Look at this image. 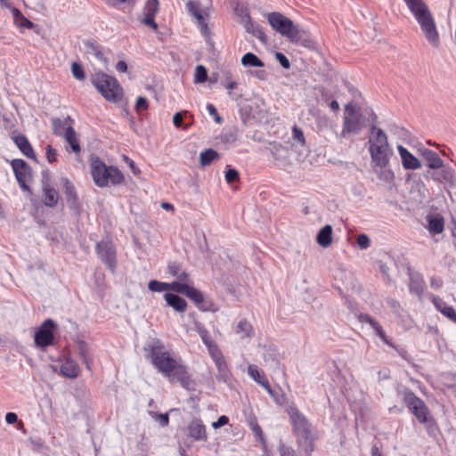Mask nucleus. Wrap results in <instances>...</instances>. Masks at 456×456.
I'll use <instances>...</instances> for the list:
<instances>
[{
  "mask_svg": "<svg viewBox=\"0 0 456 456\" xmlns=\"http://www.w3.org/2000/svg\"><path fill=\"white\" fill-rule=\"evenodd\" d=\"M149 356L152 364L170 381L177 380L186 388H190L191 379L186 368L179 363L159 342L150 347Z\"/></svg>",
  "mask_w": 456,
  "mask_h": 456,
  "instance_id": "nucleus-1",
  "label": "nucleus"
},
{
  "mask_svg": "<svg viewBox=\"0 0 456 456\" xmlns=\"http://www.w3.org/2000/svg\"><path fill=\"white\" fill-rule=\"evenodd\" d=\"M288 413L292 425L293 434L297 437L298 446L306 453L312 452L314 451V441L315 439V430L314 427L297 407H289Z\"/></svg>",
  "mask_w": 456,
  "mask_h": 456,
  "instance_id": "nucleus-2",
  "label": "nucleus"
},
{
  "mask_svg": "<svg viewBox=\"0 0 456 456\" xmlns=\"http://www.w3.org/2000/svg\"><path fill=\"white\" fill-rule=\"evenodd\" d=\"M397 395L402 398L409 411L419 423L423 424L428 432L430 433L436 426V421L431 416L426 403L421 398L418 397L412 390L405 387L398 388Z\"/></svg>",
  "mask_w": 456,
  "mask_h": 456,
  "instance_id": "nucleus-3",
  "label": "nucleus"
},
{
  "mask_svg": "<svg viewBox=\"0 0 456 456\" xmlns=\"http://www.w3.org/2000/svg\"><path fill=\"white\" fill-rule=\"evenodd\" d=\"M90 167L93 180L99 187H105L109 183L118 185L124 181V175L117 167L106 166L98 157L91 158Z\"/></svg>",
  "mask_w": 456,
  "mask_h": 456,
  "instance_id": "nucleus-4",
  "label": "nucleus"
},
{
  "mask_svg": "<svg viewBox=\"0 0 456 456\" xmlns=\"http://www.w3.org/2000/svg\"><path fill=\"white\" fill-rule=\"evenodd\" d=\"M91 81L107 101L118 102L122 99L123 90L115 77L98 72L92 77Z\"/></svg>",
  "mask_w": 456,
  "mask_h": 456,
  "instance_id": "nucleus-5",
  "label": "nucleus"
},
{
  "mask_svg": "<svg viewBox=\"0 0 456 456\" xmlns=\"http://www.w3.org/2000/svg\"><path fill=\"white\" fill-rule=\"evenodd\" d=\"M175 292L186 296L188 298L194 302L200 310L203 312L216 311L213 302L210 300H206L203 294L190 284L178 282V284L175 285Z\"/></svg>",
  "mask_w": 456,
  "mask_h": 456,
  "instance_id": "nucleus-6",
  "label": "nucleus"
},
{
  "mask_svg": "<svg viewBox=\"0 0 456 456\" xmlns=\"http://www.w3.org/2000/svg\"><path fill=\"white\" fill-rule=\"evenodd\" d=\"M186 8L191 16L196 20L200 28H208V20L212 12L211 0L188 1Z\"/></svg>",
  "mask_w": 456,
  "mask_h": 456,
  "instance_id": "nucleus-7",
  "label": "nucleus"
},
{
  "mask_svg": "<svg viewBox=\"0 0 456 456\" xmlns=\"http://www.w3.org/2000/svg\"><path fill=\"white\" fill-rule=\"evenodd\" d=\"M422 28H435V23L428 6L422 0H404Z\"/></svg>",
  "mask_w": 456,
  "mask_h": 456,
  "instance_id": "nucleus-8",
  "label": "nucleus"
},
{
  "mask_svg": "<svg viewBox=\"0 0 456 456\" xmlns=\"http://www.w3.org/2000/svg\"><path fill=\"white\" fill-rule=\"evenodd\" d=\"M98 257L114 273L117 265L116 248L111 240H102L96 243Z\"/></svg>",
  "mask_w": 456,
  "mask_h": 456,
  "instance_id": "nucleus-9",
  "label": "nucleus"
},
{
  "mask_svg": "<svg viewBox=\"0 0 456 456\" xmlns=\"http://www.w3.org/2000/svg\"><path fill=\"white\" fill-rule=\"evenodd\" d=\"M282 37L291 43L304 46L310 50L317 48V43L309 36L306 30H277Z\"/></svg>",
  "mask_w": 456,
  "mask_h": 456,
  "instance_id": "nucleus-10",
  "label": "nucleus"
},
{
  "mask_svg": "<svg viewBox=\"0 0 456 456\" xmlns=\"http://www.w3.org/2000/svg\"><path fill=\"white\" fill-rule=\"evenodd\" d=\"M55 323L51 319H46L35 333V343L40 347H46L53 342V330Z\"/></svg>",
  "mask_w": 456,
  "mask_h": 456,
  "instance_id": "nucleus-11",
  "label": "nucleus"
},
{
  "mask_svg": "<svg viewBox=\"0 0 456 456\" xmlns=\"http://www.w3.org/2000/svg\"><path fill=\"white\" fill-rule=\"evenodd\" d=\"M16 180L23 191H28L27 182L31 177V169L28 163L20 159H13L11 163Z\"/></svg>",
  "mask_w": 456,
  "mask_h": 456,
  "instance_id": "nucleus-12",
  "label": "nucleus"
},
{
  "mask_svg": "<svg viewBox=\"0 0 456 456\" xmlns=\"http://www.w3.org/2000/svg\"><path fill=\"white\" fill-rule=\"evenodd\" d=\"M230 8L233 11L238 21L245 28H254L252 19L248 7L242 0H228Z\"/></svg>",
  "mask_w": 456,
  "mask_h": 456,
  "instance_id": "nucleus-13",
  "label": "nucleus"
},
{
  "mask_svg": "<svg viewBox=\"0 0 456 456\" xmlns=\"http://www.w3.org/2000/svg\"><path fill=\"white\" fill-rule=\"evenodd\" d=\"M272 28H298L299 24L280 12H271L264 15Z\"/></svg>",
  "mask_w": 456,
  "mask_h": 456,
  "instance_id": "nucleus-14",
  "label": "nucleus"
},
{
  "mask_svg": "<svg viewBox=\"0 0 456 456\" xmlns=\"http://www.w3.org/2000/svg\"><path fill=\"white\" fill-rule=\"evenodd\" d=\"M209 354L214 361L218 371L216 379L224 382H228L231 378V371L220 349L214 348L213 351L209 353Z\"/></svg>",
  "mask_w": 456,
  "mask_h": 456,
  "instance_id": "nucleus-15",
  "label": "nucleus"
},
{
  "mask_svg": "<svg viewBox=\"0 0 456 456\" xmlns=\"http://www.w3.org/2000/svg\"><path fill=\"white\" fill-rule=\"evenodd\" d=\"M409 275L410 293L416 296L419 300L422 299L425 291V281L419 272H414L410 266L407 267Z\"/></svg>",
  "mask_w": 456,
  "mask_h": 456,
  "instance_id": "nucleus-16",
  "label": "nucleus"
},
{
  "mask_svg": "<svg viewBox=\"0 0 456 456\" xmlns=\"http://www.w3.org/2000/svg\"><path fill=\"white\" fill-rule=\"evenodd\" d=\"M371 162L381 168L388 166L393 151L390 146L369 149Z\"/></svg>",
  "mask_w": 456,
  "mask_h": 456,
  "instance_id": "nucleus-17",
  "label": "nucleus"
},
{
  "mask_svg": "<svg viewBox=\"0 0 456 456\" xmlns=\"http://www.w3.org/2000/svg\"><path fill=\"white\" fill-rule=\"evenodd\" d=\"M438 169L428 170L425 176L432 178L436 183H447L452 184L454 182V170L449 167H443Z\"/></svg>",
  "mask_w": 456,
  "mask_h": 456,
  "instance_id": "nucleus-18",
  "label": "nucleus"
},
{
  "mask_svg": "<svg viewBox=\"0 0 456 456\" xmlns=\"http://www.w3.org/2000/svg\"><path fill=\"white\" fill-rule=\"evenodd\" d=\"M270 152L276 165L285 167L289 164V151L281 143L273 142L270 144Z\"/></svg>",
  "mask_w": 456,
  "mask_h": 456,
  "instance_id": "nucleus-19",
  "label": "nucleus"
},
{
  "mask_svg": "<svg viewBox=\"0 0 456 456\" xmlns=\"http://www.w3.org/2000/svg\"><path fill=\"white\" fill-rule=\"evenodd\" d=\"M61 183L63 187V192L69 208L77 211L79 208V200L75 186L67 177H61Z\"/></svg>",
  "mask_w": 456,
  "mask_h": 456,
  "instance_id": "nucleus-20",
  "label": "nucleus"
},
{
  "mask_svg": "<svg viewBox=\"0 0 456 456\" xmlns=\"http://www.w3.org/2000/svg\"><path fill=\"white\" fill-rule=\"evenodd\" d=\"M361 118V115L353 117L345 116L343 118L341 137H346L349 134H358L363 127Z\"/></svg>",
  "mask_w": 456,
  "mask_h": 456,
  "instance_id": "nucleus-21",
  "label": "nucleus"
},
{
  "mask_svg": "<svg viewBox=\"0 0 456 456\" xmlns=\"http://www.w3.org/2000/svg\"><path fill=\"white\" fill-rule=\"evenodd\" d=\"M159 11L158 0H148L144 9L142 23L151 28H158V24L155 22V15Z\"/></svg>",
  "mask_w": 456,
  "mask_h": 456,
  "instance_id": "nucleus-22",
  "label": "nucleus"
},
{
  "mask_svg": "<svg viewBox=\"0 0 456 456\" xmlns=\"http://www.w3.org/2000/svg\"><path fill=\"white\" fill-rule=\"evenodd\" d=\"M397 150L401 158L402 166L405 170H416L421 167L420 160L403 145H398Z\"/></svg>",
  "mask_w": 456,
  "mask_h": 456,
  "instance_id": "nucleus-23",
  "label": "nucleus"
},
{
  "mask_svg": "<svg viewBox=\"0 0 456 456\" xmlns=\"http://www.w3.org/2000/svg\"><path fill=\"white\" fill-rule=\"evenodd\" d=\"M368 143L369 149L379 147L385 148L390 146L386 133L381 128L377 127L375 125H372L370 127V134L368 140Z\"/></svg>",
  "mask_w": 456,
  "mask_h": 456,
  "instance_id": "nucleus-24",
  "label": "nucleus"
},
{
  "mask_svg": "<svg viewBox=\"0 0 456 456\" xmlns=\"http://www.w3.org/2000/svg\"><path fill=\"white\" fill-rule=\"evenodd\" d=\"M188 435L196 441H206L208 439L206 427L200 419H194L190 422Z\"/></svg>",
  "mask_w": 456,
  "mask_h": 456,
  "instance_id": "nucleus-25",
  "label": "nucleus"
},
{
  "mask_svg": "<svg viewBox=\"0 0 456 456\" xmlns=\"http://www.w3.org/2000/svg\"><path fill=\"white\" fill-rule=\"evenodd\" d=\"M48 180L47 176L43 179V201L45 206L53 208L58 203L59 194L54 188L50 186Z\"/></svg>",
  "mask_w": 456,
  "mask_h": 456,
  "instance_id": "nucleus-26",
  "label": "nucleus"
},
{
  "mask_svg": "<svg viewBox=\"0 0 456 456\" xmlns=\"http://www.w3.org/2000/svg\"><path fill=\"white\" fill-rule=\"evenodd\" d=\"M421 155L427 161V166L430 170L440 169L444 167L443 159L436 151L426 148L421 151Z\"/></svg>",
  "mask_w": 456,
  "mask_h": 456,
  "instance_id": "nucleus-27",
  "label": "nucleus"
},
{
  "mask_svg": "<svg viewBox=\"0 0 456 456\" xmlns=\"http://www.w3.org/2000/svg\"><path fill=\"white\" fill-rule=\"evenodd\" d=\"M13 141L19 150L28 159H36L32 146L25 135L20 134L13 137Z\"/></svg>",
  "mask_w": 456,
  "mask_h": 456,
  "instance_id": "nucleus-28",
  "label": "nucleus"
},
{
  "mask_svg": "<svg viewBox=\"0 0 456 456\" xmlns=\"http://www.w3.org/2000/svg\"><path fill=\"white\" fill-rule=\"evenodd\" d=\"M194 329L201 338L204 345L208 347V353L212 352L214 348H218L217 345L211 339L208 330L201 322H195Z\"/></svg>",
  "mask_w": 456,
  "mask_h": 456,
  "instance_id": "nucleus-29",
  "label": "nucleus"
},
{
  "mask_svg": "<svg viewBox=\"0 0 456 456\" xmlns=\"http://www.w3.org/2000/svg\"><path fill=\"white\" fill-rule=\"evenodd\" d=\"M51 121L53 134L58 136H64L65 133L67 132V129L69 126H72L71 124L73 122V120L69 116L64 119L53 118Z\"/></svg>",
  "mask_w": 456,
  "mask_h": 456,
  "instance_id": "nucleus-30",
  "label": "nucleus"
},
{
  "mask_svg": "<svg viewBox=\"0 0 456 456\" xmlns=\"http://www.w3.org/2000/svg\"><path fill=\"white\" fill-rule=\"evenodd\" d=\"M433 304L443 315L456 323V311L452 306L447 305L445 302L437 297L433 298Z\"/></svg>",
  "mask_w": 456,
  "mask_h": 456,
  "instance_id": "nucleus-31",
  "label": "nucleus"
},
{
  "mask_svg": "<svg viewBox=\"0 0 456 456\" xmlns=\"http://www.w3.org/2000/svg\"><path fill=\"white\" fill-rule=\"evenodd\" d=\"M164 298L167 304L177 312H184L187 308V302L175 293H166Z\"/></svg>",
  "mask_w": 456,
  "mask_h": 456,
  "instance_id": "nucleus-32",
  "label": "nucleus"
},
{
  "mask_svg": "<svg viewBox=\"0 0 456 456\" xmlns=\"http://www.w3.org/2000/svg\"><path fill=\"white\" fill-rule=\"evenodd\" d=\"M83 45L86 54H91L100 61H105L102 46L94 39L84 40Z\"/></svg>",
  "mask_w": 456,
  "mask_h": 456,
  "instance_id": "nucleus-33",
  "label": "nucleus"
},
{
  "mask_svg": "<svg viewBox=\"0 0 456 456\" xmlns=\"http://www.w3.org/2000/svg\"><path fill=\"white\" fill-rule=\"evenodd\" d=\"M317 243L322 248H328L332 243V227L330 224L323 226L317 233Z\"/></svg>",
  "mask_w": 456,
  "mask_h": 456,
  "instance_id": "nucleus-34",
  "label": "nucleus"
},
{
  "mask_svg": "<svg viewBox=\"0 0 456 456\" xmlns=\"http://www.w3.org/2000/svg\"><path fill=\"white\" fill-rule=\"evenodd\" d=\"M61 373L69 379H74L78 376L79 367L70 359H67L61 366Z\"/></svg>",
  "mask_w": 456,
  "mask_h": 456,
  "instance_id": "nucleus-35",
  "label": "nucleus"
},
{
  "mask_svg": "<svg viewBox=\"0 0 456 456\" xmlns=\"http://www.w3.org/2000/svg\"><path fill=\"white\" fill-rule=\"evenodd\" d=\"M235 332L240 338H250L254 335L252 325L245 319L240 320L235 327Z\"/></svg>",
  "mask_w": 456,
  "mask_h": 456,
  "instance_id": "nucleus-36",
  "label": "nucleus"
},
{
  "mask_svg": "<svg viewBox=\"0 0 456 456\" xmlns=\"http://www.w3.org/2000/svg\"><path fill=\"white\" fill-rule=\"evenodd\" d=\"M63 137L65 138L66 142L69 143L72 151H74L75 153L80 152L81 149H80L78 140L77 138V134L72 126H69L67 129V132L65 133V135Z\"/></svg>",
  "mask_w": 456,
  "mask_h": 456,
  "instance_id": "nucleus-37",
  "label": "nucleus"
},
{
  "mask_svg": "<svg viewBox=\"0 0 456 456\" xmlns=\"http://www.w3.org/2000/svg\"><path fill=\"white\" fill-rule=\"evenodd\" d=\"M176 284H178V282L167 283L153 280L149 282L148 288L153 292H162L164 290H172L175 292V285Z\"/></svg>",
  "mask_w": 456,
  "mask_h": 456,
  "instance_id": "nucleus-38",
  "label": "nucleus"
},
{
  "mask_svg": "<svg viewBox=\"0 0 456 456\" xmlns=\"http://www.w3.org/2000/svg\"><path fill=\"white\" fill-rule=\"evenodd\" d=\"M12 16L16 26L27 28L33 27V23L24 17L19 9L12 8Z\"/></svg>",
  "mask_w": 456,
  "mask_h": 456,
  "instance_id": "nucleus-39",
  "label": "nucleus"
},
{
  "mask_svg": "<svg viewBox=\"0 0 456 456\" xmlns=\"http://www.w3.org/2000/svg\"><path fill=\"white\" fill-rule=\"evenodd\" d=\"M248 374L260 386L267 380L264 371L259 370L255 364L248 366Z\"/></svg>",
  "mask_w": 456,
  "mask_h": 456,
  "instance_id": "nucleus-40",
  "label": "nucleus"
},
{
  "mask_svg": "<svg viewBox=\"0 0 456 456\" xmlns=\"http://www.w3.org/2000/svg\"><path fill=\"white\" fill-rule=\"evenodd\" d=\"M444 229V218L440 216L428 219V230L435 234L441 233Z\"/></svg>",
  "mask_w": 456,
  "mask_h": 456,
  "instance_id": "nucleus-41",
  "label": "nucleus"
},
{
  "mask_svg": "<svg viewBox=\"0 0 456 456\" xmlns=\"http://www.w3.org/2000/svg\"><path fill=\"white\" fill-rule=\"evenodd\" d=\"M241 63L246 67H259L265 66L264 62L254 53H247L241 58Z\"/></svg>",
  "mask_w": 456,
  "mask_h": 456,
  "instance_id": "nucleus-42",
  "label": "nucleus"
},
{
  "mask_svg": "<svg viewBox=\"0 0 456 456\" xmlns=\"http://www.w3.org/2000/svg\"><path fill=\"white\" fill-rule=\"evenodd\" d=\"M218 153L213 149H208L200 154V161L202 167L209 166L216 159Z\"/></svg>",
  "mask_w": 456,
  "mask_h": 456,
  "instance_id": "nucleus-43",
  "label": "nucleus"
},
{
  "mask_svg": "<svg viewBox=\"0 0 456 456\" xmlns=\"http://www.w3.org/2000/svg\"><path fill=\"white\" fill-rule=\"evenodd\" d=\"M189 114L188 111L176 112L173 116V123L175 127L182 128L183 130H187L191 123L183 125V119L186 118V116Z\"/></svg>",
  "mask_w": 456,
  "mask_h": 456,
  "instance_id": "nucleus-44",
  "label": "nucleus"
},
{
  "mask_svg": "<svg viewBox=\"0 0 456 456\" xmlns=\"http://www.w3.org/2000/svg\"><path fill=\"white\" fill-rule=\"evenodd\" d=\"M208 79V70L203 65H198L195 69L194 83H203Z\"/></svg>",
  "mask_w": 456,
  "mask_h": 456,
  "instance_id": "nucleus-45",
  "label": "nucleus"
},
{
  "mask_svg": "<svg viewBox=\"0 0 456 456\" xmlns=\"http://www.w3.org/2000/svg\"><path fill=\"white\" fill-rule=\"evenodd\" d=\"M292 139L301 146L305 144V137L301 128L294 126L292 128Z\"/></svg>",
  "mask_w": 456,
  "mask_h": 456,
  "instance_id": "nucleus-46",
  "label": "nucleus"
},
{
  "mask_svg": "<svg viewBox=\"0 0 456 456\" xmlns=\"http://www.w3.org/2000/svg\"><path fill=\"white\" fill-rule=\"evenodd\" d=\"M426 39L435 47L440 45L437 30H424Z\"/></svg>",
  "mask_w": 456,
  "mask_h": 456,
  "instance_id": "nucleus-47",
  "label": "nucleus"
},
{
  "mask_svg": "<svg viewBox=\"0 0 456 456\" xmlns=\"http://www.w3.org/2000/svg\"><path fill=\"white\" fill-rule=\"evenodd\" d=\"M154 419L159 424L160 427H167L169 423V416L168 413H156L150 412Z\"/></svg>",
  "mask_w": 456,
  "mask_h": 456,
  "instance_id": "nucleus-48",
  "label": "nucleus"
},
{
  "mask_svg": "<svg viewBox=\"0 0 456 456\" xmlns=\"http://www.w3.org/2000/svg\"><path fill=\"white\" fill-rule=\"evenodd\" d=\"M71 71L74 77H76L78 80H83L86 77L83 67L77 62L72 63Z\"/></svg>",
  "mask_w": 456,
  "mask_h": 456,
  "instance_id": "nucleus-49",
  "label": "nucleus"
},
{
  "mask_svg": "<svg viewBox=\"0 0 456 456\" xmlns=\"http://www.w3.org/2000/svg\"><path fill=\"white\" fill-rule=\"evenodd\" d=\"M251 35L257 38L263 45L267 46L269 45L268 38L265 34L264 30H248Z\"/></svg>",
  "mask_w": 456,
  "mask_h": 456,
  "instance_id": "nucleus-50",
  "label": "nucleus"
},
{
  "mask_svg": "<svg viewBox=\"0 0 456 456\" xmlns=\"http://www.w3.org/2000/svg\"><path fill=\"white\" fill-rule=\"evenodd\" d=\"M149 107L148 101L145 97L140 96L137 98L135 102V110L139 113L142 110H146Z\"/></svg>",
  "mask_w": 456,
  "mask_h": 456,
  "instance_id": "nucleus-51",
  "label": "nucleus"
},
{
  "mask_svg": "<svg viewBox=\"0 0 456 456\" xmlns=\"http://www.w3.org/2000/svg\"><path fill=\"white\" fill-rule=\"evenodd\" d=\"M239 172L236 169L229 168L225 172V180L228 183H232L239 179Z\"/></svg>",
  "mask_w": 456,
  "mask_h": 456,
  "instance_id": "nucleus-52",
  "label": "nucleus"
},
{
  "mask_svg": "<svg viewBox=\"0 0 456 456\" xmlns=\"http://www.w3.org/2000/svg\"><path fill=\"white\" fill-rule=\"evenodd\" d=\"M357 244L360 248L365 249L370 246V240L366 234L362 233V234L358 235Z\"/></svg>",
  "mask_w": 456,
  "mask_h": 456,
  "instance_id": "nucleus-53",
  "label": "nucleus"
},
{
  "mask_svg": "<svg viewBox=\"0 0 456 456\" xmlns=\"http://www.w3.org/2000/svg\"><path fill=\"white\" fill-rule=\"evenodd\" d=\"M278 450L281 456H297L292 447L287 446L285 444H280Z\"/></svg>",
  "mask_w": 456,
  "mask_h": 456,
  "instance_id": "nucleus-54",
  "label": "nucleus"
},
{
  "mask_svg": "<svg viewBox=\"0 0 456 456\" xmlns=\"http://www.w3.org/2000/svg\"><path fill=\"white\" fill-rule=\"evenodd\" d=\"M275 58L280 62L282 68L287 69L290 68V62L283 53L277 52L275 53Z\"/></svg>",
  "mask_w": 456,
  "mask_h": 456,
  "instance_id": "nucleus-55",
  "label": "nucleus"
},
{
  "mask_svg": "<svg viewBox=\"0 0 456 456\" xmlns=\"http://www.w3.org/2000/svg\"><path fill=\"white\" fill-rule=\"evenodd\" d=\"M395 175L394 172L390 169L382 170L379 174V178L385 182H391L394 180Z\"/></svg>",
  "mask_w": 456,
  "mask_h": 456,
  "instance_id": "nucleus-56",
  "label": "nucleus"
},
{
  "mask_svg": "<svg viewBox=\"0 0 456 456\" xmlns=\"http://www.w3.org/2000/svg\"><path fill=\"white\" fill-rule=\"evenodd\" d=\"M46 159L50 163L56 161L57 151L51 145H47L45 148Z\"/></svg>",
  "mask_w": 456,
  "mask_h": 456,
  "instance_id": "nucleus-57",
  "label": "nucleus"
},
{
  "mask_svg": "<svg viewBox=\"0 0 456 456\" xmlns=\"http://www.w3.org/2000/svg\"><path fill=\"white\" fill-rule=\"evenodd\" d=\"M360 321L362 322L369 323L373 330L377 329L379 326V323L368 314H362L360 316Z\"/></svg>",
  "mask_w": 456,
  "mask_h": 456,
  "instance_id": "nucleus-58",
  "label": "nucleus"
},
{
  "mask_svg": "<svg viewBox=\"0 0 456 456\" xmlns=\"http://www.w3.org/2000/svg\"><path fill=\"white\" fill-rule=\"evenodd\" d=\"M207 110L208 111V113L214 117L215 118V121L218 124H220L222 121H223V118L219 116V114L217 113V110L216 109V107L212 104V103H208L207 104Z\"/></svg>",
  "mask_w": 456,
  "mask_h": 456,
  "instance_id": "nucleus-59",
  "label": "nucleus"
},
{
  "mask_svg": "<svg viewBox=\"0 0 456 456\" xmlns=\"http://www.w3.org/2000/svg\"><path fill=\"white\" fill-rule=\"evenodd\" d=\"M175 277L177 278V281H175V282L187 283L190 285L192 283L189 273H187L186 272H184L183 270L180 271L178 275H175Z\"/></svg>",
  "mask_w": 456,
  "mask_h": 456,
  "instance_id": "nucleus-60",
  "label": "nucleus"
},
{
  "mask_svg": "<svg viewBox=\"0 0 456 456\" xmlns=\"http://www.w3.org/2000/svg\"><path fill=\"white\" fill-rule=\"evenodd\" d=\"M375 330V333L377 336H379L382 341L390 346H393V345L391 344V342L388 340L384 330L382 329V327L379 325L377 329L374 330Z\"/></svg>",
  "mask_w": 456,
  "mask_h": 456,
  "instance_id": "nucleus-61",
  "label": "nucleus"
},
{
  "mask_svg": "<svg viewBox=\"0 0 456 456\" xmlns=\"http://www.w3.org/2000/svg\"><path fill=\"white\" fill-rule=\"evenodd\" d=\"M168 273L173 275H178L179 272L182 271L180 265L175 262H171L167 265Z\"/></svg>",
  "mask_w": 456,
  "mask_h": 456,
  "instance_id": "nucleus-62",
  "label": "nucleus"
},
{
  "mask_svg": "<svg viewBox=\"0 0 456 456\" xmlns=\"http://www.w3.org/2000/svg\"><path fill=\"white\" fill-rule=\"evenodd\" d=\"M346 115L345 116H348V117H353V116H358L356 114V104L354 103V102H348L346 105Z\"/></svg>",
  "mask_w": 456,
  "mask_h": 456,
  "instance_id": "nucleus-63",
  "label": "nucleus"
},
{
  "mask_svg": "<svg viewBox=\"0 0 456 456\" xmlns=\"http://www.w3.org/2000/svg\"><path fill=\"white\" fill-rule=\"evenodd\" d=\"M228 422H229L228 417L222 415L217 419L216 421L212 423V427L216 429V428H219L226 425Z\"/></svg>",
  "mask_w": 456,
  "mask_h": 456,
  "instance_id": "nucleus-64",
  "label": "nucleus"
}]
</instances>
